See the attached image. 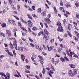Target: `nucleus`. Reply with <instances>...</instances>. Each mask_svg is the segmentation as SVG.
Listing matches in <instances>:
<instances>
[{"mask_svg": "<svg viewBox=\"0 0 79 79\" xmlns=\"http://www.w3.org/2000/svg\"><path fill=\"white\" fill-rule=\"evenodd\" d=\"M6 34H7L9 37H11V33L10 31L8 30H6Z\"/></svg>", "mask_w": 79, "mask_h": 79, "instance_id": "nucleus-4", "label": "nucleus"}, {"mask_svg": "<svg viewBox=\"0 0 79 79\" xmlns=\"http://www.w3.org/2000/svg\"><path fill=\"white\" fill-rule=\"evenodd\" d=\"M44 21H45V22H46L48 24L50 22L52 23V21H50V19L49 18H47V17H46V18L44 19Z\"/></svg>", "mask_w": 79, "mask_h": 79, "instance_id": "nucleus-5", "label": "nucleus"}, {"mask_svg": "<svg viewBox=\"0 0 79 79\" xmlns=\"http://www.w3.org/2000/svg\"><path fill=\"white\" fill-rule=\"evenodd\" d=\"M71 42L72 43V45H73V46L74 47H75L76 46V45L75 44V43L74 42V41H71Z\"/></svg>", "mask_w": 79, "mask_h": 79, "instance_id": "nucleus-39", "label": "nucleus"}, {"mask_svg": "<svg viewBox=\"0 0 79 79\" xmlns=\"http://www.w3.org/2000/svg\"><path fill=\"white\" fill-rule=\"evenodd\" d=\"M47 47L49 52H51V51H52L53 49V48H54V47L53 46H51L50 47L49 45H48L47 46Z\"/></svg>", "mask_w": 79, "mask_h": 79, "instance_id": "nucleus-1", "label": "nucleus"}, {"mask_svg": "<svg viewBox=\"0 0 79 79\" xmlns=\"http://www.w3.org/2000/svg\"><path fill=\"white\" fill-rule=\"evenodd\" d=\"M68 29L70 31V30H71V28H72V25L71 24H68Z\"/></svg>", "mask_w": 79, "mask_h": 79, "instance_id": "nucleus-11", "label": "nucleus"}, {"mask_svg": "<svg viewBox=\"0 0 79 79\" xmlns=\"http://www.w3.org/2000/svg\"><path fill=\"white\" fill-rule=\"evenodd\" d=\"M5 50L6 52L8 53V52H9L10 50L8 49L7 48H5Z\"/></svg>", "mask_w": 79, "mask_h": 79, "instance_id": "nucleus-48", "label": "nucleus"}, {"mask_svg": "<svg viewBox=\"0 0 79 79\" xmlns=\"http://www.w3.org/2000/svg\"><path fill=\"white\" fill-rule=\"evenodd\" d=\"M22 29H23V31H25V32L26 33H27V31L26 30V29H25V28H22Z\"/></svg>", "mask_w": 79, "mask_h": 79, "instance_id": "nucleus-60", "label": "nucleus"}, {"mask_svg": "<svg viewBox=\"0 0 79 79\" xmlns=\"http://www.w3.org/2000/svg\"><path fill=\"white\" fill-rule=\"evenodd\" d=\"M72 70H69L68 74L69 76H71V77H73L74 76H73V73H72Z\"/></svg>", "mask_w": 79, "mask_h": 79, "instance_id": "nucleus-7", "label": "nucleus"}, {"mask_svg": "<svg viewBox=\"0 0 79 79\" xmlns=\"http://www.w3.org/2000/svg\"><path fill=\"white\" fill-rule=\"evenodd\" d=\"M44 25L46 26V28H47V29H48V25H47V23H44Z\"/></svg>", "mask_w": 79, "mask_h": 79, "instance_id": "nucleus-51", "label": "nucleus"}, {"mask_svg": "<svg viewBox=\"0 0 79 79\" xmlns=\"http://www.w3.org/2000/svg\"><path fill=\"white\" fill-rule=\"evenodd\" d=\"M32 30H33V31H37V28L36 27H32Z\"/></svg>", "mask_w": 79, "mask_h": 79, "instance_id": "nucleus-34", "label": "nucleus"}, {"mask_svg": "<svg viewBox=\"0 0 79 79\" xmlns=\"http://www.w3.org/2000/svg\"><path fill=\"white\" fill-rule=\"evenodd\" d=\"M38 56L39 58H40V60H41V61L43 60L44 58H42V57L41 56L39 55Z\"/></svg>", "mask_w": 79, "mask_h": 79, "instance_id": "nucleus-22", "label": "nucleus"}, {"mask_svg": "<svg viewBox=\"0 0 79 79\" xmlns=\"http://www.w3.org/2000/svg\"><path fill=\"white\" fill-rule=\"evenodd\" d=\"M44 32L45 34L46 35H48L49 34V32L46 29L44 30Z\"/></svg>", "mask_w": 79, "mask_h": 79, "instance_id": "nucleus-18", "label": "nucleus"}, {"mask_svg": "<svg viewBox=\"0 0 79 79\" xmlns=\"http://www.w3.org/2000/svg\"><path fill=\"white\" fill-rule=\"evenodd\" d=\"M51 61L53 63V64H55V59L54 58H52L51 59Z\"/></svg>", "mask_w": 79, "mask_h": 79, "instance_id": "nucleus-46", "label": "nucleus"}, {"mask_svg": "<svg viewBox=\"0 0 79 79\" xmlns=\"http://www.w3.org/2000/svg\"><path fill=\"white\" fill-rule=\"evenodd\" d=\"M27 2L30 4H32V2L31 0H27Z\"/></svg>", "mask_w": 79, "mask_h": 79, "instance_id": "nucleus-53", "label": "nucleus"}, {"mask_svg": "<svg viewBox=\"0 0 79 79\" xmlns=\"http://www.w3.org/2000/svg\"><path fill=\"white\" fill-rule=\"evenodd\" d=\"M73 73L72 74V76H74L76 74H77V69H74L73 70Z\"/></svg>", "mask_w": 79, "mask_h": 79, "instance_id": "nucleus-8", "label": "nucleus"}, {"mask_svg": "<svg viewBox=\"0 0 79 79\" xmlns=\"http://www.w3.org/2000/svg\"><path fill=\"white\" fill-rule=\"evenodd\" d=\"M6 24L5 23H3V24L1 25V26L2 27H6Z\"/></svg>", "mask_w": 79, "mask_h": 79, "instance_id": "nucleus-23", "label": "nucleus"}, {"mask_svg": "<svg viewBox=\"0 0 79 79\" xmlns=\"http://www.w3.org/2000/svg\"><path fill=\"white\" fill-rule=\"evenodd\" d=\"M73 24L74 26H77V23L75 21L73 22Z\"/></svg>", "mask_w": 79, "mask_h": 79, "instance_id": "nucleus-44", "label": "nucleus"}, {"mask_svg": "<svg viewBox=\"0 0 79 79\" xmlns=\"http://www.w3.org/2000/svg\"><path fill=\"white\" fill-rule=\"evenodd\" d=\"M0 35H2L3 37H5V35L3 33H2L1 31H0Z\"/></svg>", "mask_w": 79, "mask_h": 79, "instance_id": "nucleus-26", "label": "nucleus"}, {"mask_svg": "<svg viewBox=\"0 0 79 79\" xmlns=\"http://www.w3.org/2000/svg\"><path fill=\"white\" fill-rule=\"evenodd\" d=\"M35 48H36V49H37L38 50L39 49V46L38 45H37L36 44L35 45Z\"/></svg>", "mask_w": 79, "mask_h": 79, "instance_id": "nucleus-54", "label": "nucleus"}, {"mask_svg": "<svg viewBox=\"0 0 79 79\" xmlns=\"http://www.w3.org/2000/svg\"><path fill=\"white\" fill-rule=\"evenodd\" d=\"M76 16L77 19H79V14H78V13H76Z\"/></svg>", "mask_w": 79, "mask_h": 79, "instance_id": "nucleus-27", "label": "nucleus"}, {"mask_svg": "<svg viewBox=\"0 0 79 79\" xmlns=\"http://www.w3.org/2000/svg\"><path fill=\"white\" fill-rule=\"evenodd\" d=\"M69 65L71 68H75V65L73 64H69Z\"/></svg>", "mask_w": 79, "mask_h": 79, "instance_id": "nucleus-24", "label": "nucleus"}, {"mask_svg": "<svg viewBox=\"0 0 79 79\" xmlns=\"http://www.w3.org/2000/svg\"><path fill=\"white\" fill-rule=\"evenodd\" d=\"M57 30L59 32H63L64 31L62 26L59 27L57 28Z\"/></svg>", "mask_w": 79, "mask_h": 79, "instance_id": "nucleus-3", "label": "nucleus"}, {"mask_svg": "<svg viewBox=\"0 0 79 79\" xmlns=\"http://www.w3.org/2000/svg\"><path fill=\"white\" fill-rule=\"evenodd\" d=\"M32 16H33V17H34V18H38L37 16H36L34 14H32Z\"/></svg>", "mask_w": 79, "mask_h": 79, "instance_id": "nucleus-62", "label": "nucleus"}, {"mask_svg": "<svg viewBox=\"0 0 79 79\" xmlns=\"http://www.w3.org/2000/svg\"><path fill=\"white\" fill-rule=\"evenodd\" d=\"M28 32H29L30 33H31V32H32V31H31V29H30V28L29 27H28Z\"/></svg>", "mask_w": 79, "mask_h": 79, "instance_id": "nucleus-35", "label": "nucleus"}, {"mask_svg": "<svg viewBox=\"0 0 79 79\" xmlns=\"http://www.w3.org/2000/svg\"><path fill=\"white\" fill-rule=\"evenodd\" d=\"M53 9L55 12H56V13H57V12H58L56 8V7L55 6L53 7Z\"/></svg>", "mask_w": 79, "mask_h": 79, "instance_id": "nucleus-50", "label": "nucleus"}, {"mask_svg": "<svg viewBox=\"0 0 79 79\" xmlns=\"http://www.w3.org/2000/svg\"><path fill=\"white\" fill-rule=\"evenodd\" d=\"M13 16H14V17H15V18H16V19L17 20H19V19L18 17H17V16H15V15H13Z\"/></svg>", "mask_w": 79, "mask_h": 79, "instance_id": "nucleus-59", "label": "nucleus"}, {"mask_svg": "<svg viewBox=\"0 0 79 79\" xmlns=\"http://www.w3.org/2000/svg\"><path fill=\"white\" fill-rule=\"evenodd\" d=\"M26 68L27 69H31V68H30V66L29 65H27L26 66Z\"/></svg>", "mask_w": 79, "mask_h": 79, "instance_id": "nucleus-42", "label": "nucleus"}, {"mask_svg": "<svg viewBox=\"0 0 79 79\" xmlns=\"http://www.w3.org/2000/svg\"><path fill=\"white\" fill-rule=\"evenodd\" d=\"M13 54L15 57H16V52H15V50H13Z\"/></svg>", "mask_w": 79, "mask_h": 79, "instance_id": "nucleus-45", "label": "nucleus"}, {"mask_svg": "<svg viewBox=\"0 0 79 79\" xmlns=\"http://www.w3.org/2000/svg\"><path fill=\"white\" fill-rule=\"evenodd\" d=\"M12 23L13 25L16 26V23L15 22V20H12Z\"/></svg>", "mask_w": 79, "mask_h": 79, "instance_id": "nucleus-52", "label": "nucleus"}, {"mask_svg": "<svg viewBox=\"0 0 79 79\" xmlns=\"http://www.w3.org/2000/svg\"><path fill=\"white\" fill-rule=\"evenodd\" d=\"M43 47L44 48V50H47V46H45V45H43Z\"/></svg>", "mask_w": 79, "mask_h": 79, "instance_id": "nucleus-61", "label": "nucleus"}, {"mask_svg": "<svg viewBox=\"0 0 79 79\" xmlns=\"http://www.w3.org/2000/svg\"><path fill=\"white\" fill-rule=\"evenodd\" d=\"M0 75H1V76H4L5 77L6 75L3 72H0Z\"/></svg>", "mask_w": 79, "mask_h": 79, "instance_id": "nucleus-32", "label": "nucleus"}, {"mask_svg": "<svg viewBox=\"0 0 79 79\" xmlns=\"http://www.w3.org/2000/svg\"><path fill=\"white\" fill-rule=\"evenodd\" d=\"M48 74L51 77H53V76L52 75V74H50V72H48Z\"/></svg>", "mask_w": 79, "mask_h": 79, "instance_id": "nucleus-55", "label": "nucleus"}, {"mask_svg": "<svg viewBox=\"0 0 79 79\" xmlns=\"http://www.w3.org/2000/svg\"><path fill=\"white\" fill-rule=\"evenodd\" d=\"M60 60L62 62H63V63H64V62H65V60L64 59V58H63L62 57H60Z\"/></svg>", "mask_w": 79, "mask_h": 79, "instance_id": "nucleus-21", "label": "nucleus"}, {"mask_svg": "<svg viewBox=\"0 0 79 79\" xmlns=\"http://www.w3.org/2000/svg\"><path fill=\"white\" fill-rule=\"evenodd\" d=\"M64 58L65 59V60L66 61H68V62L69 61V59H68V57H67L66 56H64Z\"/></svg>", "mask_w": 79, "mask_h": 79, "instance_id": "nucleus-25", "label": "nucleus"}, {"mask_svg": "<svg viewBox=\"0 0 79 79\" xmlns=\"http://www.w3.org/2000/svg\"><path fill=\"white\" fill-rule=\"evenodd\" d=\"M9 45L10 47V48H12V49H13V48H14L13 45V44H11V43H10V44H9Z\"/></svg>", "mask_w": 79, "mask_h": 79, "instance_id": "nucleus-29", "label": "nucleus"}, {"mask_svg": "<svg viewBox=\"0 0 79 79\" xmlns=\"http://www.w3.org/2000/svg\"><path fill=\"white\" fill-rule=\"evenodd\" d=\"M46 2H47L48 4V5H50V4L52 3L51 2H49L48 0H46Z\"/></svg>", "mask_w": 79, "mask_h": 79, "instance_id": "nucleus-57", "label": "nucleus"}, {"mask_svg": "<svg viewBox=\"0 0 79 79\" xmlns=\"http://www.w3.org/2000/svg\"><path fill=\"white\" fill-rule=\"evenodd\" d=\"M41 14L42 16H46V11H43L42 12Z\"/></svg>", "mask_w": 79, "mask_h": 79, "instance_id": "nucleus-10", "label": "nucleus"}, {"mask_svg": "<svg viewBox=\"0 0 79 79\" xmlns=\"http://www.w3.org/2000/svg\"><path fill=\"white\" fill-rule=\"evenodd\" d=\"M48 18H50L51 17V14H50V13L48 14Z\"/></svg>", "mask_w": 79, "mask_h": 79, "instance_id": "nucleus-64", "label": "nucleus"}, {"mask_svg": "<svg viewBox=\"0 0 79 79\" xmlns=\"http://www.w3.org/2000/svg\"><path fill=\"white\" fill-rule=\"evenodd\" d=\"M75 53L73 51V52H70V54H69V56L70 57V58H71L72 56H73V55H74Z\"/></svg>", "mask_w": 79, "mask_h": 79, "instance_id": "nucleus-12", "label": "nucleus"}, {"mask_svg": "<svg viewBox=\"0 0 79 79\" xmlns=\"http://www.w3.org/2000/svg\"><path fill=\"white\" fill-rule=\"evenodd\" d=\"M13 45L14 46H17V41L16 40H14L13 41Z\"/></svg>", "mask_w": 79, "mask_h": 79, "instance_id": "nucleus-16", "label": "nucleus"}, {"mask_svg": "<svg viewBox=\"0 0 79 79\" xmlns=\"http://www.w3.org/2000/svg\"><path fill=\"white\" fill-rule=\"evenodd\" d=\"M43 49V48H42V47H40L38 48V50L39 51H40V52H42Z\"/></svg>", "mask_w": 79, "mask_h": 79, "instance_id": "nucleus-40", "label": "nucleus"}, {"mask_svg": "<svg viewBox=\"0 0 79 79\" xmlns=\"http://www.w3.org/2000/svg\"><path fill=\"white\" fill-rule=\"evenodd\" d=\"M27 15L28 16V18H29V19H32V18L31 16V15L27 14Z\"/></svg>", "mask_w": 79, "mask_h": 79, "instance_id": "nucleus-43", "label": "nucleus"}, {"mask_svg": "<svg viewBox=\"0 0 79 79\" xmlns=\"http://www.w3.org/2000/svg\"><path fill=\"white\" fill-rule=\"evenodd\" d=\"M46 70L44 68H43V70L42 71V73L43 74H45V72Z\"/></svg>", "mask_w": 79, "mask_h": 79, "instance_id": "nucleus-47", "label": "nucleus"}, {"mask_svg": "<svg viewBox=\"0 0 79 79\" xmlns=\"http://www.w3.org/2000/svg\"><path fill=\"white\" fill-rule=\"evenodd\" d=\"M74 32L75 33V35L77 36V37L78 38H79V33L76 30H75L74 31Z\"/></svg>", "mask_w": 79, "mask_h": 79, "instance_id": "nucleus-17", "label": "nucleus"}, {"mask_svg": "<svg viewBox=\"0 0 79 79\" xmlns=\"http://www.w3.org/2000/svg\"><path fill=\"white\" fill-rule=\"evenodd\" d=\"M32 57H33L34 58H36V56H35V54H32Z\"/></svg>", "mask_w": 79, "mask_h": 79, "instance_id": "nucleus-58", "label": "nucleus"}, {"mask_svg": "<svg viewBox=\"0 0 79 79\" xmlns=\"http://www.w3.org/2000/svg\"><path fill=\"white\" fill-rule=\"evenodd\" d=\"M67 33L69 37H72V35H71V32H69V31H68Z\"/></svg>", "mask_w": 79, "mask_h": 79, "instance_id": "nucleus-31", "label": "nucleus"}, {"mask_svg": "<svg viewBox=\"0 0 79 79\" xmlns=\"http://www.w3.org/2000/svg\"><path fill=\"white\" fill-rule=\"evenodd\" d=\"M57 24L58 26L59 27L60 26H62L61 24V23H60V22H58L57 23Z\"/></svg>", "mask_w": 79, "mask_h": 79, "instance_id": "nucleus-33", "label": "nucleus"}, {"mask_svg": "<svg viewBox=\"0 0 79 79\" xmlns=\"http://www.w3.org/2000/svg\"><path fill=\"white\" fill-rule=\"evenodd\" d=\"M63 23L64 25H66L67 24V21H66V19H64L63 21Z\"/></svg>", "mask_w": 79, "mask_h": 79, "instance_id": "nucleus-36", "label": "nucleus"}, {"mask_svg": "<svg viewBox=\"0 0 79 79\" xmlns=\"http://www.w3.org/2000/svg\"><path fill=\"white\" fill-rule=\"evenodd\" d=\"M58 39L59 40V41L60 42H61V41H62V40H63V38L61 39V38L59 36H58Z\"/></svg>", "mask_w": 79, "mask_h": 79, "instance_id": "nucleus-38", "label": "nucleus"}, {"mask_svg": "<svg viewBox=\"0 0 79 79\" xmlns=\"http://www.w3.org/2000/svg\"><path fill=\"white\" fill-rule=\"evenodd\" d=\"M60 10H62V11H63V12H64V13H65V12H66V10H65L63 8L60 7Z\"/></svg>", "mask_w": 79, "mask_h": 79, "instance_id": "nucleus-49", "label": "nucleus"}, {"mask_svg": "<svg viewBox=\"0 0 79 79\" xmlns=\"http://www.w3.org/2000/svg\"><path fill=\"white\" fill-rule=\"evenodd\" d=\"M64 6L68 8H71V4L68 2H67L66 3H65Z\"/></svg>", "mask_w": 79, "mask_h": 79, "instance_id": "nucleus-2", "label": "nucleus"}, {"mask_svg": "<svg viewBox=\"0 0 79 79\" xmlns=\"http://www.w3.org/2000/svg\"><path fill=\"white\" fill-rule=\"evenodd\" d=\"M8 55H10V56H12L13 57L14 56H13V54L11 53V52H8Z\"/></svg>", "mask_w": 79, "mask_h": 79, "instance_id": "nucleus-41", "label": "nucleus"}, {"mask_svg": "<svg viewBox=\"0 0 79 79\" xmlns=\"http://www.w3.org/2000/svg\"><path fill=\"white\" fill-rule=\"evenodd\" d=\"M73 57H75V58H78V56H77V55L76 54H74Z\"/></svg>", "mask_w": 79, "mask_h": 79, "instance_id": "nucleus-63", "label": "nucleus"}, {"mask_svg": "<svg viewBox=\"0 0 79 79\" xmlns=\"http://www.w3.org/2000/svg\"><path fill=\"white\" fill-rule=\"evenodd\" d=\"M47 36L46 35L44 34V36L43 37V39H44V40H45V39H47Z\"/></svg>", "mask_w": 79, "mask_h": 79, "instance_id": "nucleus-56", "label": "nucleus"}, {"mask_svg": "<svg viewBox=\"0 0 79 79\" xmlns=\"http://www.w3.org/2000/svg\"><path fill=\"white\" fill-rule=\"evenodd\" d=\"M6 75L8 79H10V73L8 72H7Z\"/></svg>", "mask_w": 79, "mask_h": 79, "instance_id": "nucleus-14", "label": "nucleus"}, {"mask_svg": "<svg viewBox=\"0 0 79 79\" xmlns=\"http://www.w3.org/2000/svg\"><path fill=\"white\" fill-rule=\"evenodd\" d=\"M28 24L29 26L30 27H32V26H33V23L31 22L30 20H28Z\"/></svg>", "mask_w": 79, "mask_h": 79, "instance_id": "nucleus-6", "label": "nucleus"}, {"mask_svg": "<svg viewBox=\"0 0 79 79\" xmlns=\"http://www.w3.org/2000/svg\"><path fill=\"white\" fill-rule=\"evenodd\" d=\"M73 38L74 40H75L76 42H77L78 41V38L76 37L75 36H73Z\"/></svg>", "mask_w": 79, "mask_h": 79, "instance_id": "nucleus-19", "label": "nucleus"}, {"mask_svg": "<svg viewBox=\"0 0 79 79\" xmlns=\"http://www.w3.org/2000/svg\"><path fill=\"white\" fill-rule=\"evenodd\" d=\"M17 10L19 11H20V6L19 5H17Z\"/></svg>", "mask_w": 79, "mask_h": 79, "instance_id": "nucleus-37", "label": "nucleus"}, {"mask_svg": "<svg viewBox=\"0 0 79 79\" xmlns=\"http://www.w3.org/2000/svg\"><path fill=\"white\" fill-rule=\"evenodd\" d=\"M59 62H60V60H59V59H58L56 60V61H55L54 64H55V65H56V64H58V63H59Z\"/></svg>", "mask_w": 79, "mask_h": 79, "instance_id": "nucleus-30", "label": "nucleus"}, {"mask_svg": "<svg viewBox=\"0 0 79 79\" xmlns=\"http://www.w3.org/2000/svg\"><path fill=\"white\" fill-rule=\"evenodd\" d=\"M37 11L38 13H42V9L41 8H39L37 9Z\"/></svg>", "mask_w": 79, "mask_h": 79, "instance_id": "nucleus-13", "label": "nucleus"}, {"mask_svg": "<svg viewBox=\"0 0 79 79\" xmlns=\"http://www.w3.org/2000/svg\"><path fill=\"white\" fill-rule=\"evenodd\" d=\"M44 33L42 31H40L39 33H38V36H40V35L42 34H43Z\"/></svg>", "mask_w": 79, "mask_h": 79, "instance_id": "nucleus-28", "label": "nucleus"}, {"mask_svg": "<svg viewBox=\"0 0 79 79\" xmlns=\"http://www.w3.org/2000/svg\"><path fill=\"white\" fill-rule=\"evenodd\" d=\"M18 25L19 26H20V28H21V27L22 26V23H21L20 22H18Z\"/></svg>", "mask_w": 79, "mask_h": 79, "instance_id": "nucleus-20", "label": "nucleus"}, {"mask_svg": "<svg viewBox=\"0 0 79 79\" xmlns=\"http://www.w3.org/2000/svg\"><path fill=\"white\" fill-rule=\"evenodd\" d=\"M17 50H19H19H20L21 52H23V47H20L19 46L17 48Z\"/></svg>", "mask_w": 79, "mask_h": 79, "instance_id": "nucleus-9", "label": "nucleus"}, {"mask_svg": "<svg viewBox=\"0 0 79 79\" xmlns=\"http://www.w3.org/2000/svg\"><path fill=\"white\" fill-rule=\"evenodd\" d=\"M21 59L22 61H24V59H25V56L24 55H21Z\"/></svg>", "mask_w": 79, "mask_h": 79, "instance_id": "nucleus-15", "label": "nucleus"}]
</instances>
